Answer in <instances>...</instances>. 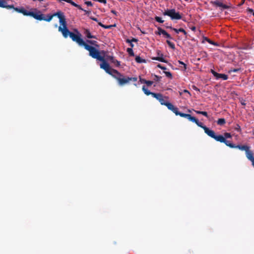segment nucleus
Returning <instances> with one entry per match:
<instances>
[{"mask_svg": "<svg viewBox=\"0 0 254 254\" xmlns=\"http://www.w3.org/2000/svg\"><path fill=\"white\" fill-rule=\"evenodd\" d=\"M161 57H157L156 58H152V59L154 60L159 61L160 62H163V63H167V61L166 60H165V59L163 57V55L161 54Z\"/></svg>", "mask_w": 254, "mask_h": 254, "instance_id": "obj_19", "label": "nucleus"}, {"mask_svg": "<svg viewBox=\"0 0 254 254\" xmlns=\"http://www.w3.org/2000/svg\"><path fill=\"white\" fill-rule=\"evenodd\" d=\"M135 61L137 63H145L146 62L145 60L141 59L139 56L136 57Z\"/></svg>", "mask_w": 254, "mask_h": 254, "instance_id": "obj_21", "label": "nucleus"}, {"mask_svg": "<svg viewBox=\"0 0 254 254\" xmlns=\"http://www.w3.org/2000/svg\"><path fill=\"white\" fill-rule=\"evenodd\" d=\"M210 137L212 138H214L215 140H216L217 141H219L222 143H224L227 146H229L230 148H238L239 149L242 150V151H245V152L247 151L249 148L250 147L248 146L247 145H236L235 144L230 143L229 141L225 139V138L223 137L222 135H217L215 134V132L213 131L212 133L211 134Z\"/></svg>", "mask_w": 254, "mask_h": 254, "instance_id": "obj_4", "label": "nucleus"}, {"mask_svg": "<svg viewBox=\"0 0 254 254\" xmlns=\"http://www.w3.org/2000/svg\"><path fill=\"white\" fill-rule=\"evenodd\" d=\"M153 81L150 80H146L145 82V84L148 86H150L153 84Z\"/></svg>", "mask_w": 254, "mask_h": 254, "instance_id": "obj_35", "label": "nucleus"}, {"mask_svg": "<svg viewBox=\"0 0 254 254\" xmlns=\"http://www.w3.org/2000/svg\"><path fill=\"white\" fill-rule=\"evenodd\" d=\"M142 89L145 94L147 96L152 95L154 98L158 100L161 105L166 106L169 110L172 111L173 109L174 106L172 103L166 102L161 93L152 92L148 90L145 86H142Z\"/></svg>", "mask_w": 254, "mask_h": 254, "instance_id": "obj_5", "label": "nucleus"}, {"mask_svg": "<svg viewBox=\"0 0 254 254\" xmlns=\"http://www.w3.org/2000/svg\"><path fill=\"white\" fill-rule=\"evenodd\" d=\"M163 15L169 16L172 20H179L182 18L180 13L179 12H177L174 8L165 10L163 12Z\"/></svg>", "mask_w": 254, "mask_h": 254, "instance_id": "obj_9", "label": "nucleus"}, {"mask_svg": "<svg viewBox=\"0 0 254 254\" xmlns=\"http://www.w3.org/2000/svg\"><path fill=\"white\" fill-rule=\"evenodd\" d=\"M72 5L77 7V8H78L79 9H80L81 10H83V9L81 7V6L79 4H77L76 3H75L74 2L72 1L71 4Z\"/></svg>", "mask_w": 254, "mask_h": 254, "instance_id": "obj_27", "label": "nucleus"}, {"mask_svg": "<svg viewBox=\"0 0 254 254\" xmlns=\"http://www.w3.org/2000/svg\"><path fill=\"white\" fill-rule=\"evenodd\" d=\"M211 73L213 75V76L215 77L216 79H218L219 78H222L224 80H226L228 79V76L227 75L225 74H222V73H218L215 71H214L213 69L210 70Z\"/></svg>", "mask_w": 254, "mask_h": 254, "instance_id": "obj_11", "label": "nucleus"}, {"mask_svg": "<svg viewBox=\"0 0 254 254\" xmlns=\"http://www.w3.org/2000/svg\"><path fill=\"white\" fill-rule=\"evenodd\" d=\"M86 43H87L88 45L90 44L91 45L94 46L93 47H95L96 49H97L96 47H97L98 48H99V45L96 41L91 40H87Z\"/></svg>", "mask_w": 254, "mask_h": 254, "instance_id": "obj_17", "label": "nucleus"}, {"mask_svg": "<svg viewBox=\"0 0 254 254\" xmlns=\"http://www.w3.org/2000/svg\"><path fill=\"white\" fill-rule=\"evenodd\" d=\"M252 133H253V135H254V129L253 130Z\"/></svg>", "mask_w": 254, "mask_h": 254, "instance_id": "obj_53", "label": "nucleus"}, {"mask_svg": "<svg viewBox=\"0 0 254 254\" xmlns=\"http://www.w3.org/2000/svg\"><path fill=\"white\" fill-rule=\"evenodd\" d=\"M178 63H179V64H182L184 65V69L186 70L187 69V64H185L184 62L181 61H178Z\"/></svg>", "mask_w": 254, "mask_h": 254, "instance_id": "obj_34", "label": "nucleus"}, {"mask_svg": "<svg viewBox=\"0 0 254 254\" xmlns=\"http://www.w3.org/2000/svg\"><path fill=\"white\" fill-rule=\"evenodd\" d=\"M0 7L7 9H11L12 7H13V5H8L5 0H0Z\"/></svg>", "mask_w": 254, "mask_h": 254, "instance_id": "obj_15", "label": "nucleus"}, {"mask_svg": "<svg viewBox=\"0 0 254 254\" xmlns=\"http://www.w3.org/2000/svg\"><path fill=\"white\" fill-rule=\"evenodd\" d=\"M157 29H158V31L155 32V34L156 35H160L162 34V33H163L164 31H165L164 30H163L160 27H157Z\"/></svg>", "mask_w": 254, "mask_h": 254, "instance_id": "obj_22", "label": "nucleus"}, {"mask_svg": "<svg viewBox=\"0 0 254 254\" xmlns=\"http://www.w3.org/2000/svg\"><path fill=\"white\" fill-rule=\"evenodd\" d=\"M224 135V136H223V137L225 138V139H226V138H231V137H232L231 134L228 132L225 133Z\"/></svg>", "mask_w": 254, "mask_h": 254, "instance_id": "obj_32", "label": "nucleus"}, {"mask_svg": "<svg viewBox=\"0 0 254 254\" xmlns=\"http://www.w3.org/2000/svg\"><path fill=\"white\" fill-rule=\"evenodd\" d=\"M241 104L243 105H246V101H241Z\"/></svg>", "mask_w": 254, "mask_h": 254, "instance_id": "obj_49", "label": "nucleus"}, {"mask_svg": "<svg viewBox=\"0 0 254 254\" xmlns=\"http://www.w3.org/2000/svg\"><path fill=\"white\" fill-rule=\"evenodd\" d=\"M114 74L113 75V77L118 81L119 84L121 86L127 84L131 81L134 82L137 81V79L136 77H129L128 76H125L119 72L118 70H114Z\"/></svg>", "mask_w": 254, "mask_h": 254, "instance_id": "obj_6", "label": "nucleus"}, {"mask_svg": "<svg viewBox=\"0 0 254 254\" xmlns=\"http://www.w3.org/2000/svg\"><path fill=\"white\" fill-rule=\"evenodd\" d=\"M75 31L77 32V34H74V33L69 31V30H65L64 31V34H63V36L64 38H66L68 36L72 39V40L74 42L77 43L80 46L84 47V49L89 52V53L95 48L90 46L85 42L81 38V35L80 34L77 30H75Z\"/></svg>", "mask_w": 254, "mask_h": 254, "instance_id": "obj_2", "label": "nucleus"}, {"mask_svg": "<svg viewBox=\"0 0 254 254\" xmlns=\"http://www.w3.org/2000/svg\"><path fill=\"white\" fill-rule=\"evenodd\" d=\"M90 19H91L92 20H94V21H96L97 22H98V20L97 19V18H95V17H90Z\"/></svg>", "mask_w": 254, "mask_h": 254, "instance_id": "obj_43", "label": "nucleus"}, {"mask_svg": "<svg viewBox=\"0 0 254 254\" xmlns=\"http://www.w3.org/2000/svg\"><path fill=\"white\" fill-rule=\"evenodd\" d=\"M101 54H105L104 51H99L97 49L94 48L90 52L89 55L92 58L96 59L102 63L100 64V68L103 69L107 73L113 75L114 74V70L116 69L112 68L109 64L106 61L104 56L101 55Z\"/></svg>", "mask_w": 254, "mask_h": 254, "instance_id": "obj_1", "label": "nucleus"}, {"mask_svg": "<svg viewBox=\"0 0 254 254\" xmlns=\"http://www.w3.org/2000/svg\"><path fill=\"white\" fill-rule=\"evenodd\" d=\"M127 51L130 56H134V53H133V51L132 48H128L127 50Z\"/></svg>", "mask_w": 254, "mask_h": 254, "instance_id": "obj_25", "label": "nucleus"}, {"mask_svg": "<svg viewBox=\"0 0 254 254\" xmlns=\"http://www.w3.org/2000/svg\"><path fill=\"white\" fill-rule=\"evenodd\" d=\"M59 22L60 23L61 25L63 26V27L61 26H60L59 27V31L60 32H61L62 34H64V32L65 30L67 31V30H68L67 27L66 21L65 16L60 19L59 20Z\"/></svg>", "mask_w": 254, "mask_h": 254, "instance_id": "obj_10", "label": "nucleus"}, {"mask_svg": "<svg viewBox=\"0 0 254 254\" xmlns=\"http://www.w3.org/2000/svg\"><path fill=\"white\" fill-rule=\"evenodd\" d=\"M248 11L249 12L252 13L253 14V12H254V10H253V9L252 8H249L248 9Z\"/></svg>", "mask_w": 254, "mask_h": 254, "instance_id": "obj_44", "label": "nucleus"}, {"mask_svg": "<svg viewBox=\"0 0 254 254\" xmlns=\"http://www.w3.org/2000/svg\"><path fill=\"white\" fill-rule=\"evenodd\" d=\"M83 11H84L85 12V13L86 14H89L90 13V11H87V10H84V9H83Z\"/></svg>", "mask_w": 254, "mask_h": 254, "instance_id": "obj_47", "label": "nucleus"}, {"mask_svg": "<svg viewBox=\"0 0 254 254\" xmlns=\"http://www.w3.org/2000/svg\"><path fill=\"white\" fill-rule=\"evenodd\" d=\"M253 15H254V12H253Z\"/></svg>", "mask_w": 254, "mask_h": 254, "instance_id": "obj_57", "label": "nucleus"}, {"mask_svg": "<svg viewBox=\"0 0 254 254\" xmlns=\"http://www.w3.org/2000/svg\"><path fill=\"white\" fill-rule=\"evenodd\" d=\"M162 35L168 39H172L171 35L169 33H168L165 30L164 31L163 33H162Z\"/></svg>", "mask_w": 254, "mask_h": 254, "instance_id": "obj_26", "label": "nucleus"}, {"mask_svg": "<svg viewBox=\"0 0 254 254\" xmlns=\"http://www.w3.org/2000/svg\"><path fill=\"white\" fill-rule=\"evenodd\" d=\"M166 42L167 43V44L168 45V46L173 50H174L175 49V44L171 42L170 41L167 40L166 41Z\"/></svg>", "mask_w": 254, "mask_h": 254, "instance_id": "obj_23", "label": "nucleus"}, {"mask_svg": "<svg viewBox=\"0 0 254 254\" xmlns=\"http://www.w3.org/2000/svg\"><path fill=\"white\" fill-rule=\"evenodd\" d=\"M98 25H100V26H101L102 27H103V28L104 27V24H103L101 22H99V21H98Z\"/></svg>", "mask_w": 254, "mask_h": 254, "instance_id": "obj_46", "label": "nucleus"}, {"mask_svg": "<svg viewBox=\"0 0 254 254\" xmlns=\"http://www.w3.org/2000/svg\"><path fill=\"white\" fill-rule=\"evenodd\" d=\"M202 58H207V54L206 52H203Z\"/></svg>", "mask_w": 254, "mask_h": 254, "instance_id": "obj_42", "label": "nucleus"}, {"mask_svg": "<svg viewBox=\"0 0 254 254\" xmlns=\"http://www.w3.org/2000/svg\"><path fill=\"white\" fill-rule=\"evenodd\" d=\"M184 92H187V93H189V92L188 90H184Z\"/></svg>", "mask_w": 254, "mask_h": 254, "instance_id": "obj_52", "label": "nucleus"}, {"mask_svg": "<svg viewBox=\"0 0 254 254\" xmlns=\"http://www.w3.org/2000/svg\"><path fill=\"white\" fill-rule=\"evenodd\" d=\"M217 123L218 125L222 126L224 125L226 123V121L225 119L220 118L217 120Z\"/></svg>", "mask_w": 254, "mask_h": 254, "instance_id": "obj_20", "label": "nucleus"}, {"mask_svg": "<svg viewBox=\"0 0 254 254\" xmlns=\"http://www.w3.org/2000/svg\"><path fill=\"white\" fill-rule=\"evenodd\" d=\"M240 70V68H233V69H231L230 71H229V72H238V71H239Z\"/></svg>", "mask_w": 254, "mask_h": 254, "instance_id": "obj_36", "label": "nucleus"}, {"mask_svg": "<svg viewBox=\"0 0 254 254\" xmlns=\"http://www.w3.org/2000/svg\"><path fill=\"white\" fill-rule=\"evenodd\" d=\"M85 3L89 6H92L93 5L92 3L91 2V1H86Z\"/></svg>", "mask_w": 254, "mask_h": 254, "instance_id": "obj_38", "label": "nucleus"}, {"mask_svg": "<svg viewBox=\"0 0 254 254\" xmlns=\"http://www.w3.org/2000/svg\"><path fill=\"white\" fill-rule=\"evenodd\" d=\"M195 113L197 114H201L203 115L204 116L208 118V114L205 111H195Z\"/></svg>", "mask_w": 254, "mask_h": 254, "instance_id": "obj_24", "label": "nucleus"}, {"mask_svg": "<svg viewBox=\"0 0 254 254\" xmlns=\"http://www.w3.org/2000/svg\"><path fill=\"white\" fill-rule=\"evenodd\" d=\"M137 39H136V38H133L131 40H130L129 39H127L126 41L127 43H131V42H137Z\"/></svg>", "mask_w": 254, "mask_h": 254, "instance_id": "obj_29", "label": "nucleus"}, {"mask_svg": "<svg viewBox=\"0 0 254 254\" xmlns=\"http://www.w3.org/2000/svg\"><path fill=\"white\" fill-rule=\"evenodd\" d=\"M112 27V25H104L103 28H104L105 29H109V28H110Z\"/></svg>", "mask_w": 254, "mask_h": 254, "instance_id": "obj_41", "label": "nucleus"}, {"mask_svg": "<svg viewBox=\"0 0 254 254\" xmlns=\"http://www.w3.org/2000/svg\"><path fill=\"white\" fill-rule=\"evenodd\" d=\"M83 34H84L85 37L88 39H97V36L91 34L90 30L88 29L84 28L83 29Z\"/></svg>", "mask_w": 254, "mask_h": 254, "instance_id": "obj_14", "label": "nucleus"}, {"mask_svg": "<svg viewBox=\"0 0 254 254\" xmlns=\"http://www.w3.org/2000/svg\"><path fill=\"white\" fill-rule=\"evenodd\" d=\"M60 1H65L70 4H71L72 1L71 0H59Z\"/></svg>", "mask_w": 254, "mask_h": 254, "instance_id": "obj_39", "label": "nucleus"}, {"mask_svg": "<svg viewBox=\"0 0 254 254\" xmlns=\"http://www.w3.org/2000/svg\"><path fill=\"white\" fill-rule=\"evenodd\" d=\"M245 0H243V1H242V3H244Z\"/></svg>", "mask_w": 254, "mask_h": 254, "instance_id": "obj_54", "label": "nucleus"}, {"mask_svg": "<svg viewBox=\"0 0 254 254\" xmlns=\"http://www.w3.org/2000/svg\"><path fill=\"white\" fill-rule=\"evenodd\" d=\"M112 12L114 13L115 14H117V12L115 10H112Z\"/></svg>", "mask_w": 254, "mask_h": 254, "instance_id": "obj_51", "label": "nucleus"}, {"mask_svg": "<svg viewBox=\"0 0 254 254\" xmlns=\"http://www.w3.org/2000/svg\"><path fill=\"white\" fill-rule=\"evenodd\" d=\"M108 59L110 60V61L114 64L116 66H119L120 65V62L118 60L114 59V58L112 56H108Z\"/></svg>", "mask_w": 254, "mask_h": 254, "instance_id": "obj_18", "label": "nucleus"}, {"mask_svg": "<svg viewBox=\"0 0 254 254\" xmlns=\"http://www.w3.org/2000/svg\"><path fill=\"white\" fill-rule=\"evenodd\" d=\"M195 29H196V28H195V27H194V26H193V27H192L191 28V30H192V31H195Z\"/></svg>", "mask_w": 254, "mask_h": 254, "instance_id": "obj_50", "label": "nucleus"}, {"mask_svg": "<svg viewBox=\"0 0 254 254\" xmlns=\"http://www.w3.org/2000/svg\"><path fill=\"white\" fill-rule=\"evenodd\" d=\"M164 72L165 73L166 76L169 78H172V75L171 74V73L169 71H164Z\"/></svg>", "mask_w": 254, "mask_h": 254, "instance_id": "obj_30", "label": "nucleus"}, {"mask_svg": "<svg viewBox=\"0 0 254 254\" xmlns=\"http://www.w3.org/2000/svg\"><path fill=\"white\" fill-rule=\"evenodd\" d=\"M172 111L175 114L176 116H180L181 117L186 118L188 119L189 121L195 123L197 126L201 127L204 130V132L206 134H207L210 137L211 134L212 133L213 130L210 129L208 127H206L205 126H204L203 123L199 122L198 120L195 118L194 117L191 116L190 114L183 113L178 111V108L176 107H174Z\"/></svg>", "mask_w": 254, "mask_h": 254, "instance_id": "obj_3", "label": "nucleus"}, {"mask_svg": "<svg viewBox=\"0 0 254 254\" xmlns=\"http://www.w3.org/2000/svg\"><path fill=\"white\" fill-rule=\"evenodd\" d=\"M207 42L210 43V44H211L212 45H215V44L214 43V42H212V41H211L210 39H207Z\"/></svg>", "mask_w": 254, "mask_h": 254, "instance_id": "obj_45", "label": "nucleus"}, {"mask_svg": "<svg viewBox=\"0 0 254 254\" xmlns=\"http://www.w3.org/2000/svg\"><path fill=\"white\" fill-rule=\"evenodd\" d=\"M38 15H40L42 17V19H38V20H44L47 22H50L54 16H57L59 18V20L64 16L63 12H62L61 11L54 13L52 15H47L46 16H45L44 14L42 13L41 11L38 10Z\"/></svg>", "mask_w": 254, "mask_h": 254, "instance_id": "obj_8", "label": "nucleus"}, {"mask_svg": "<svg viewBox=\"0 0 254 254\" xmlns=\"http://www.w3.org/2000/svg\"><path fill=\"white\" fill-rule=\"evenodd\" d=\"M167 28H170L171 30L174 31L176 33H179V32H182L184 34V35H186L187 34V32L183 29V28H180L179 29H177L176 28H173L172 26H167Z\"/></svg>", "mask_w": 254, "mask_h": 254, "instance_id": "obj_16", "label": "nucleus"}, {"mask_svg": "<svg viewBox=\"0 0 254 254\" xmlns=\"http://www.w3.org/2000/svg\"><path fill=\"white\" fill-rule=\"evenodd\" d=\"M129 44V46L131 47L130 48H132L134 47V45L132 44V42L128 43Z\"/></svg>", "mask_w": 254, "mask_h": 254, "instance_id": "obj_48", "label": "nucleus"}, {"mask_svg": "<svg viewBox=\"0 0 254 254\" xmlns=\"http://www.w3.org/2000/svg\"><path fill=\"white\" fill-rule=\"evenodd\" d=\"M162 78L161 76H158L156 75H154V80L156 81L159 82L160 81L161 79Z\"/></svg>", "mask_w": 254, "mask_h": 254, "instance_id": "obj_31", "label": "nucleus"}, {"mask_svg": "<svg viewBox=\"0 0 254 254\" xmlns=\"http://www.w3.org/2000/svg\"><path fill=\"white\" fill-rule=\"evenodd\" d=\"M211 3L214 6L216 7H221L223 9H228L229 8V6H228L226 4H223L222 2L218 0L211 1Z\"/></svg>", "mask_w": 254, "mask_h": 254, "instance_id": "obj_12", "label": "nucleus"}, {"mask_svg": "<svg viewBox=\"0 0 254 254\" xmlns=\"http://www.w3.org/2000/svg\"><path fill=\"white\" fill-rule=\"evenodd\" d=\"M157 67H158L159 68H161V69H162V70H166V69H167L166 67H165V66H164L162 65H161V64H158L157 65Z\"/></svg>", "mask_w": 254, "mask_h": 254, "instance_id": "obj_37", "label": "nucleus"}, {"mask_svg": "<svg viewBox=\"0 0 254 254\" xmlns=\"http://www.w3.org/2000/svg\"><path fill=\"white\" fill-rule=\"evenodd\" d=\"M245 0H243V1H242V3H244Z\"/></svg>", "mask_w": 254, "mask_h": 254, "instance_id": "obj_56", "label": "nucleus"}, {"mask_svg": "<svg viewBox=\"0 0 254 254\" xmlns=\"http://www.w3.org/2000/svg\"><path fill=\"white\" fill-rule=\"evenodd\" d=\"M247 158L250 160L252 163V165L254 167V153L252 151L250 150V148L246 152Z\"/></svg>", "mask_w": 254, "mask_h": 254, "instance_id": "obj_13", "label": "nucleus"}, {"mask_svg": "<svg viewBox=\"0 0 254 254\" xmlns=\"http://www.w3.org/2000/svg\"><path fill=\"white\" fill-rule=\"evenodd\" d=\"M245 0H243V1H242V3H244Z\"/></svg>", "mask_w": 254, "mask_h": 254, "instance_id": "obj_55", "label": "nucleus"}, {"mask_svg": "<svg viewBox=\"0 0 254 254\" xmlns=\"http://www.w3.org/2000/svg\"><path fill=\"white\" fill-rule=\"evenodd\" d=\"M155 20L157 22H159L160 23H163L164 22V21L162 20V19L161 17L157 16L155 17Z\"/></svg>", "mask_w": 254, "mask_h": 254, "instance_id": "obj_28", "label": "nucleus"}, {"mask_svg": "<svg viewBox=\"0 0 254 254\" xmlns=\"http://www.w3.org/2000/svg\"><path fill=\"white\" fill-rule=\"evenodd\" d=\"M139 80L141 82V83H145V82L146 81V79H143V78H140V80Z\"/></svg>", "mask_w": 254, "mask_h": 254, "instance_id": "obj_40", "label": "nucleus"}, {"mask_svg": "<svg viewBox=\"0 0 254 254\" xmlns=\"http://www.w3.org/2000/svg\"><path fill=\"white\" fill-rule=\"evenodd\" d=\"M234 129L237 130V131H241V127L239 126V125L238 124H237L234 128Z\"/></svg>", "mask_w": 254, "mask_h": 254, "instance_id": "obj_33", "label": "nucleus"}, {"mask_svg": "<svg viewBox=\"0 0 254 254\" xmlns=\"http://www.w3.org/2000/svg\"><path fill=\"white\" fill-rule=\"evenodd\" d=\"M11 8H13L15 11L22 13L25 16H30L34 18H35L36 20L38 19H42V18L40 15H38V10L37 9H34V10L36 11V12H34L33 11H28L25 9L23 7H14L13 6V7H12Z\"/></svg>", "mask_w": 254, "mask_h": 254, "instance_id": "obj_7", "label": "nucleus"}]
</instances>
